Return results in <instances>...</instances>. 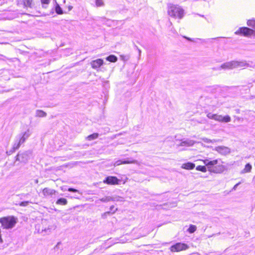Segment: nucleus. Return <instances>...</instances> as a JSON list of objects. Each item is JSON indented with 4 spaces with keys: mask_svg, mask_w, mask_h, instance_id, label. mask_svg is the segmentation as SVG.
<instances>
[{
    "mask_svg": "<svg viewBox=\"0 0 255 255\" xmlns=\"http://www.w3.org/2000/svg\"><path fill=\"white\" fill-rule=\"evenodd\" d=\"M167 13L172 18L181 19L184 16L185 10L179 5L170 3L167 4Z\"/></svg>",
    "mask_w": 255,
    "mask_h": 255,
    "instance_id": "nucleus-1",
    "label": "nucleus"
},
{
    "mask_svg": "<svg viewBox=\"0 0 255 255\" xmlns=\"http://www.w3.org/2000/svg\"><path fill=\"white\" fill-rule=\"evenodd\" d=\"M249 64L246 61H236L233 60L226 62L222 64L220 66L217 67L215 69L216 70H232L235 68H243L244 67H248Z\"/></svg>",
    "mask_w": 255,
    "mask_h": 255,
    "instance_id": "nucleus-2",
    "label": "nucleus"
},
{
    "mask_svg": "<svg viewBox=\"0 0 255 255\" xmlns=\"http://www.w3.org/2000/svg\"><path fill=\"white\" fill-rule=\"evenodd\" d=\"M17 222V218L14 216H7L0 219V223L2 228L5 229H12L15 226Z\"/></svg>",
    "mask_w": 255,
    "mask_h": 255,
    "instance_id": "nucleus-3",
    "label": "nucleus"
},
{
    "mask_svg": "<svg viewBox=\"0 0 255 255\" xmlns=\"http://www.w3.org/2000/svg\"><path fill=\"white\" fill-rule=\"evenodd\" d=\"M236 34H243L245 36H251L252 35L255 36V31L251 28L243 27L240 28L237 31L235 32Z\"/></svg>",
    "mask_w": 255,
    "mask_h": 255,
    "instance_id": "nucleus-4",
    "label": "nucleus"
},
{
    "mask_svg": "<svg viewBox=\"0 0 255 255\" xmlns=\"http://www.w3.org/2000/svg\"><path fill=\"white\" fill-rule=\"evenodd\" d=\"M188 246L185 244L178 243L171 246L170 249L172 252H178L186 250L188 249Z\"/></svg>",
    "mask_w": 255,
    "mask_h": 255,
    "instance_id": "nucleus-5",
    "label": "nucleus"
},
{
    "mask_svg": "<svg viewBox=\"0 0 255 255\" xmlns=\"http://www.w3.org/2000/svg\"><path fill=\"white\" fill-rule=\"evenodd\" d=\"M120 180L115 176H108L104 181V183L109 185H118Z\"/></svg>",
    "mask_w": 255,
    "mask_h": 255,
    "instance_id": "nucleus-6",
    "label": "nucleus"
},
{
    "mask_svg": "<svg viewBox=\"0 0 255 255\" xmlns=\"http://www.w3.org/2000/svg\"><path fill=\"white\" fill-rule=\"evenodd\" d=\"M215 150L220 154L224 155L230 153V149L229 147L224 146H219L216 147Z\"/></svg>",
    "mask_w": 255,
    "mask_h": 255,
    "instance_id": "nucleus-7",
    "label": "nucleus"
},
{
    "mask_svg": "<svg viewBox=\"0 0 255 255\" xmlns=\"http://www.w3.org/2000/svg\"><path fill=\"white\" fill-rule=\"evenodd\" d=\"M138 164V161L136 160H129V158L124 160H118L114 164V166H117L122 164Z\"/></svg>",
    "mask_w": 255,
    "mask_h": 255,
    "instance_id": "nucleus-8",
    "label": "nucleus"
},
{
    "mask_svg": "<svg viewBox=\"0 0 255 255\" xmlns=\"http://www.w3.org/2000/svg\"><path fill=\"white\" fill-rule=\"evenodd\" d=\"M196 143V141L191 140L190 139H184L181 140V142L180 143V144H177V146H187V147H190L193 146L195 143Z\"/></svg>",
    "mask_w": 255,
    "mask_h": 255,
    "instance_id": "nucleus-9",
    "label": "nucleus"
},
{
    "mask_svg": "<svg viewBox=\"0 0 255 255\" xmlns=\"http://www.w3.org/2000/svg\"><path fill=\"white\" fill-rule=\"evenodd\" d=\"M231 121V118L229 115L223 116L221 115L217 114L216 121L222 123H229Z\"/></svg>",
    "mask_w": 255,
    "mask_h": 255,
    "instance_id": "nucleus-10",
    "label": "nucleus"
},
{
    "mask_svg": "<svg viewBox=\"0 0 255 255\" xmlns=\"http://www.w3.org/2000/svg\"><path fill=\"white\" fill-rule=\"evenodd\" d=\"M56 191L51 188H45L42 190V193L44 197L52 196L56 193Z\"/></svg>",
    "mask_w": 255,
    "mask_h": 255,
    "instance_id": "nucleus-11",
    "label": "nucleus"
},
{
    "mask_svg": "<svg viewBox=\"0 0 255 255\" xmlns=\"http://www.w3.org/2000/svg\"><path fill=\"white\" fill-rule=\"evenodd\" d=\"M104 61L102 59H98L91 62V65L93 69H96L103 64Z\"/></svg>",
    "mask_w": 255,
    "mask_h": 255,
    "instance_id": "nucleus-12",
    "label": "nucleus"
},
{
    "mask_svg": "<svg viewBox=\"0 0 255 255\" xmlns=\"http://www.w3.org/2000/svg\"><path fill=\"white\" fill-rule=\"evenodd\" d=\"M30 134L29 133V130L27 131H25L22 133V135H20L16 137V138L18 140L20 141V143H23L25 142V140L29 136Z\"/></svg>",
    "mask_w": 255,
    "mask_h": 255,
    "instance_id": "nucleus-13",
    "label": "nucleus"
},
{
    "mask_svg": "<svg viewBox=\"0 0 255 255\" xmlns=\"http://www.w3.org/2000/svg\"><path fill=\"white\" fill-rule=\"evenodd\" d=\"M195 164L191 162H187L186 163L182 164V165H181V168L183 169L190 170L193 169L195 167Z\"/></svg>",
    "mask_w": 255,
    "mask_h": 255,
    "instance_id": "nucleus-14",
    "label": "nucleus"
},
{
    "mask_svg": "<svg viewBox=\"0 0 255 255\" xmlns=\"http://www.w3.org/2000/svg\"><path fill=\"white\" fill-rule=\"evenodd\" d=\"M21 144L22 143H20V141L19 140H18L16 138L14 143L13 145L12 149L9 151V154L14 152L15 150L17 149L20 147V146Z\"/></svg>",
    "mask_w": 255,
    "mask_h": 255,
    "instance_id": "nucleus-15",
    "label": "nucleus"
},
{
    "mask_svg": "<svg viewBox=\"0 0 255 255\" xmlns=\"http://www.w3.org/2000/svg\"><path fill=\"white\" fill-rule=\"evenodd\" d=\"M22 3L24 7H31L32 5V0H21Z\"/></svg>",
    "mask_w": 255,
    "mask_h": 255,
    "instance_id": "nucleus-16",
    "label": "nucleus"
},
{
    "mask_svg": "<svg viewBox=\"0 0 255 255\" xmlns=\"http://www.w3.org/2000/svg\"><path fill=\"white\" fill-rule=\"evenodd\" d=\"M46 115V113L42 110H37L35 112V116L37 117H45Z\"/></svg>",
    "mask_w": 255,
    "mask_h": 255,
    "instance_id": "nucleus-17",
    "label": "nucleus"
},
{
    "mask_svg": "<svg viewBox=\"0 0 255 255\" xmlns=\"http://www.w3.org/2000/svg\"><path fill=\"white\" fill-rule=\"evenodd\" d=\"M106 60L111 62H116L117 61L118 58L116 56L111 55L106 58Z\"/></svg>",
    "mask_w": 255,
    "mask_h": 255,
    "instance_id": "nucleus-18",
    "label": "nucleus"
},
{
    "mask_svg": "<svg viewBox=\"0 0 255 255\" xmlns=\"http://www.w3.org/2000/svg\"><path fill=\"white\" fill-rule=\"evenodd\" d=\"M203 162L204 164H205L208 167L209 171H213L214 172H216V173H220V172H223V170H220V171L217 172V171H216L214 170H212L211 169H210V167H209V160H208V159L203 160Z\"/></svg>",
    "mask_w": 255,
    "mask_h": 255,
    "instance_id": "nucleus-19",
    "label": "nucleus"
},
{
    "mask_svg": "<svg viewBox=\"0 0 255 255\" xmlns=\"http://www.w3.org/2000/svg\"><path fill=\"white\" fill-rule=\"evenodd\" d=\"M99 134L97 133H94L91 135H88L86 138L89 140H92L98 138Z\"/></svg>",
    "mask_w": 255,
    "mask_h": 255,
    "instance_id": "nucleus-20",
    "label": "nucleus"
},
{
    "mask_svg": "<svg viewBox=\"0 0 255 255\" xmlns=\"http://www.w3.org/2000/svg\"><path fill=\"white\" fill-rule=\"evenodd\" d=\"M56 204L65 205L67 204V200L65 198H60L56 201Z\"/></svg>",
    "mask_w": 255,
    "mask_h": 255,
    "instance_id": "nucleus-21",
    "label": "nucleus"
},
{
    "mask_svg": "<svg viewBox=\"0 0 255 255\" xmlns=\"http://www.w3.org/2000/svg\"><path fill=\"white\" fill-rule=\"evenodd\" d=\"M217 116V114H212L211 113H208L207 114V117L209 119H212V120H214L215 121H216Z\"/></svg>",
    "mask_w": 255,
    "mask_h": 255,
    "instance_id": "nucleus-22",
    "label": "nucleus"
},
{
    "mask_svg": "<svg viewBox=\"0 0 255 255\" xmlns=\"http://www.w3.org/2000/svg\"><path fill=\"white\" fill-rule=\"evenodd\" d=\"M252 166L250 163H248L246 165L245 168L243 170L244 173L249 172L252 169Z\"/></svg>",
    "mask_w": 255,
    "mask_h": 255,
    "instance_id": "nucleus-23",
    "label": "nucleus"
},
{
    "mask_svg": "<svg viewBox=\"0 0 255 255\" xmlns=\"http://www.w3.org/2000/svg\"><path fill=\"white\" fill-rule=\"evenodd\" d=\"M247 24L248 26L254 28L255 29V19H253L249 20L247 21Z\"/></svg>",
    "mask_w": 255,
    "mask_h": 255,
    "instance_id": "nucleus-24",
    "label": "nucleus"
},
{
    "mask_svg": "<svg viewBox=\"0 0 255 255\" xmlns=\"http://www.w3.org/2000/svg\"><path fill=\"white\" fill-rule=\"evenodd\" d=\"M201 139L204 142H205L206 143H214V142H216L217 141V140H216V139L211 140V139H208V138H206V137L202 138Z\"/></svg>",
    "mask_w": 255,
    "mask_h": 255,
    "instance_id": "nucleus-25",
    "label": "nucleus"
},
{
    "mask_svg": "<svg viewBox=\"0 0 255 255\" xmlns=\"http://www.w3.org/2000/svg\"><path fill=\"white\" fill-rule=\"evenodd\" d=\"M196 229H197V227L196 226L191 225L188 229V231L190 233H193L194 232L196 231Z\"/></svg>",
    "mask_w": 255,
    "mask_h": 255,
    "instance_id": "nucleus-26",
    "label": "nucleus"
},
{
    "mask_svg": "<svg viewBox=\"0 0 255 255\" xmlns=\"http://www.w3.org/2000/svg\"><path fill=\"white\" fill-rule=\"evenodd\" d=\"M196 169L198 171H201L203 172H206L207 171V168L204 166H197L196 168Z\"/></svg>",
    "mask_w": 255,
    "mask_h": 255,
    "instance_id": "nucleus-27",
    "label": "nucleus"
},
{
    "mask_svg": "<svg viewBox=\"0 0 255 255\" xmlns=\"http://www.w3.org/2000/svg\"><path fill=\"white\" fill-rule=\"evenodd\" d=\"M112 199H113L112 197L107 196L100 199V200L103 202H108L111 201Z\"/></svg>",
    "mask_w": 255,
    "mask_h": 255,
    "instance_id": "nucleus-28",
    "label": "nucleus"
},
{
    "mask_svg": "<svg viewBox=\"0 0 255 255\" xmlns=\"http://www.w3.org/2000/svg\"><path fill=\"white\" fill-rule=\"evenodd\" d=\"M218 159H215L213 160L210 161L209 163V167H210V169H211V167L214 165L218 164Z\"/></svg>",
    "mask_w": 255,
    "mask_h": 255,
    "instance_id": "nucleus-29",
    "label": "nucleus"
},
{
    "mask_svg": "<svg viewBox=\"0 0 255 255\" xmlns=\"http://www.w3.org/2000/svg\"><path fill=\"white\" fill-rule=\"evenodd\" d=\"M50 0H41L42 6L46 8L47 7V5L49 4Z\"/></svg>",
    "mask_w": 255,
    "mask_h": 255,
    "instance_id": "nucleus-30",
    "label": "nucleus"
},
{
    "mask_svg": "<svg viewBox=\"0 0 255 255\" xmlns=\"http://www.w3.org/2000/svg\"><path fill=\"white\" fill-rule=\"evenodd\" d=\"M55 10L58 14H61L63 13V11L59 5H57L56 6Z\"/></svg>",
    "mask_w": 255,
    "mask_h": 255,
    "instance_id": "nucleus-31",
    "label": "nucleus"
},
{
    "mask_svg": "<svg viewBox=\"0 0 255 255\" xmlns=\"http://www.w3.org/2000/svg\"><path fill=\"white\" fill-rule=\"evenodd\" d=\"M96 4L97 6H101L104 5L103 0H96Z\"/></svg>",
    "mask_w": 255,
    "mask_h": 255,
    "instance_id": "nucleus-32",
    "label": "nucleus"
},
{
    "mask_svg": "<svg viewBox=\"0 0 255 255\" xmlns=\"http://www.w3.org/2000/svg\"><path fill=\"white\" fill-rule=\"evenodd\" d=\"M112 199L111 201H123L122 198L119 196H116L114 197H112Z\"/></svg>",
    "mask_w": 255,
    "mask_h": 255,
    "instance_id": "nucleus-33",
    "label": "nucleus"
},
{
    "mask_svg": "<svg viewBox=\"0 0 255 255\" xmlns=\"http://www.w3.org/2000/svg\"><path fill=\"white\" fill-rule=\"evenodd\" d=\"M28 204V201H24V202H21L19 204V205L20 206H26Z\"/></svg>",
    "mask_w": 255,
    "mask_h": 255,
    "instance_id": "nucleus-34",
    "label": "nucleus"
},
{
    "mask_svg": "<svg viewBox=\"0 0 255 255\" xmlns=\"http://www.w3.org/2000/svg\"><path fill=\"white\" fill-rule=\"evenodd\" d=\"M68 191L70 192H79V191L78 190L72 188H69Z\"/></svg>",
    "mask_w": 255,
    "mask_h": 255,
    "instance_id": "nucleus-35",
    "label": "nucleus"
},
{
    "mask_svg": "<svg viewBox=\"0 0 255 255\" xmlns=\"http://www.w3.org/2000/svg\"><path fill=\"white\" fill-rule=\"evenodd\" d=\"M240 184V183H238L237 184H236L234 186V187L233 188V190H235L237 188V187H238V186Z\"/></svg>",
    "mask_w": 255,
    "mask_h": 255,
    "instance_id": "nucleus-36",
    "label": "nucleus"
},
{
    "mask_svg": "<svg viewBox=\"0 0 255 255\" xmlns=\"http://www.w3.org/2000/svg\"><path fill=\"white\" fill-rule=\"evenodd\" d=\"M19 155L17 154V156H16V160H17V161L19 160Z\"/></svg>",
    "mask_w": 255,
    "mask_h": 255,
    "instance_id": "nucleus-37",
    "label": "nucleus"
},
{
    "mask_svg": "<svg viewBox=\"0 0 255 255\" xmlns=\"http://www.w3.org/2000/svg\"><path fill=\"white\" fill-rule=\"evenodd\" d=\"M114 206H111V207H110V210H111V211H113V209H114Z\"/></svg>",
    "mask_w": 255,
    "mask_h": 255,
    "instance_id": "nucleus-38",
    "label": "nucleus"
},
{
    "mask_svg": "<svg viewBox=\"0 0 255 255\" xmlns=\"http://www.w3.org/2000/svg\"><path fill=\"white\" fill-rule=\"evenodd\" d=\"M34 182L35 183L37 184L38 183V180L37 179H35L34 180Z\"/></svg>",
    "mask_w": 255,
    "mask_h": 255,
    "instance_id": "nucleus-39",
    "label": "nucleus"
},
{
    "mask_svg": "<svg viewBox=\"0 0 255 255\" xmlns=\"http://www.w3.org/2000/svg\"><path fill=\"white\" fill-rule=\"evenodd\" d=\"M0 242L1 243H2V239H1V237H0Z\"/></svg>",
    "mask_w": 255,
    "mask_h": 255,
    "instance_id": "nucleus-40",
    "label": "nucleus"
},
{
    "mask_svg": "<svg viewBox=\"0 0 255 255\" xmlns=\"http://www.w3.org/2000/svg\"><path fill=\"white\" fill-rule=\"evenodd\" d=\"M138 52H139V54H140L141 50L140 49H138Z\"/></svg>",
    "mask_w": 255,
    "mask_h": 255,
    "instance_id": "nucleus-41",
    "label": "nucleus"
},
{
    "mask_svg": "<svg viewBox=\"0 0 255 255\" xmlns=\"http://www.w3.org/2000/svg\"><path fill=\"white\" fill-rule=\"evenodd\" d=\"M117 210V209H116L115 210H114L113 211V213H115L116 212Z\"/></svg>",
    "mask_w": 255,
    "mask_h": 255,
    "instance_id": "nucleus-42",
    "label": "nucleus"
},
{
    "mask_svg": "<svg viewBox=\"0 0 255 255\" xmlns=\"http://www.w3.org/2000/svg\"><path fill=\"white\" fill-rule=\"evenodd\" d=\"M110 212H107L106 213L107 214H110Z\"/></svg>",
    "mask_w": 255,
    "mask_h": 255,
    "instance_id": "nucleus-43",
    "label": "nucleus"
}]
</instances>
